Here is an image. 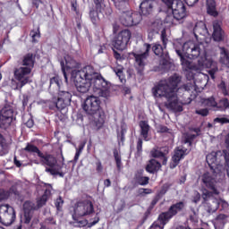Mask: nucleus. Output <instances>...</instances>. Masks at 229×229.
Returning a JSON list of instances; mask_svg holds the SVG:
<instances>
[{"mask_svg":"<svg viewBox=\"0 0 229 229\" xmlns=\"http://www.w3.org/2000/svg\"><path fill=\"white\" fill-rule=\"evenodd\" d=\"M220 63L229 69V53L225 47H220Z\"/></svg>","mask_w":229,"mask_h":229,"instance_id":"30","label":"nucleus"},{"mask_svg":"<svg viewBox=\"0 0 229 229\" xmlns=\"http://www.w3.org/2000/svg\"><path fill=\"white\" fill-rule=\"evenodd\" d=\"M76 123L79 124V126H82L83 124V114H78L76 118Z\"/></svg>","mask_w":229,"mask_h":229,"instance_id":"55","label":"nucleus"},{"mask_svg":"<svg viewBox=\"0 0 229 229\" xmlns=\"http://www.w3.org/2000/svg\"><path fill=\"white\" fill-rule=\"evenodd\" d=\"M82 108L88 115H92L93 124L97 130L103 128L105 124V111L101 108V99L96 96L88 97L82 104Z\"/></svg>","mask_w":229,"mask_h":229,"instance_id":"6","label":"nucleus"},{"mask_svg":"<svg viewBox=\"0 0 229 229\" xmlns=\"http://www.w3.org/2000/svg\"><path fill=\"white\" fill-rule=\"evenodd\" d=\"M22 149L30 155H38L42 165L46 166V173L51 176H60V178L65 176V172L62 171L64 165H65V157H64V154L61 153L62 161L58 162V159H56L55 156L42 153V151H40V149L34 144L27 143L26 147Z\"/></svg>","mask_w":229,"mask_h":229,"instance_id":"4","label":"nucleus"},{"mask_svg":"<svg viewBox=\"0 0 229 229\" xmlns=\"http://www.w3.org/2000/svg\"><path fill=\"white\" fill-rule=\"evenodd\" d=\"M114 157L116 163L117 170L121 171V169H123V162L121 160V155H119V151H117V149L114 150Z\"/></svg>","mask_w":229,"mask_h":229,"instance_id":"40","label":"nucleus"},{"mask_svg":"<svg viewBox=\"0 0 229 229\" xmlns=\"http://www.w3.org/2000/svg\"><path fill=\"white\" fill-rule=\"evenodd\" d=\"M227 217L228 216L225 214H220L216 216V217L214 220L216 226H217L218 228H223V225L226 223Z\"/></svg>","mask_w":229,"mask_h":229,"instance_id":"37","label":"nucleus"},{"mask_svg":"<svg viewBox=\"0 0 229 229\" xmlns=\"http://www.w3.org/2000/svg\"><path fill=\"white\" fill-rule=\"evenodd\" d=\"M180 81H182V78L177 74H174L167 80L159 81L154 90V96H156V98H165L166 102L165 103V106L175 114L183 112V106L182 105H191L192 99L195 98L189 93L194 89V86L192 83H186L179 89V90H185L183 93L184 100L182 104L178 101L176 91L178 90V83H180Z\"/></svg>","mask_w":229,"mask_h":229,"instance_id":"1","label":"nucleus"},{"mask_svg":"<svg viewBox=\"0 0 229 229\" xmlns=\"http://www.w3.org/2000/svg\"><path fill=\"white\" fill-rule=\"evenodd\" d=\"M218 171V169H214L212 173L207 172L201 175V182L204 187H207V189H209L216 195L219 194V191L216 188V185L217 184V177L220 175Z\"/></svg>","mask_w":229,"mask_h":229,"instance_id":"8","label":"nucleus"},{"mask_svg":"<svg viewBox=\"0 0 229 229\" xmlns=\"http://www.w3.org/2000/svg\"><path fill=\"white\" fill-rule=\"evenodd\" d=\"M160 28H162V24L158 21H154L149 25L148 30H152L154 33H158V31H160Z\"/></svg>","mask_w":229,"mask_h":229,"instance_id":"43","label":"nucleus"},{"mask_svg":"<svg viewBox=\"0 0 229 229\" xmlns=\"http://www.w3.org/2000/svg\"><path fill=\"white\" fill-rule=\"evenodd\" d=\"M96 165H97V172L102 173L103 172V165L101 164V161L97 162Z\"/></svg>","mask_w":229,"mask_h":229,"instance_id":"63","label":"nucleus"},{"mask_svg":"<svg viewBox=\"0 0 229 229\" xmlns=\"http://www.w3.org/2000/svg\"><path fill=\"white\" fill-rule=\"evenodd\" d=\"M162 2L165 4L163 11L165 13L166 24H175L176 21H182L187 16L185 4L182 0H162Z\"/></svg>","mask_w":229,"mask_h":229,"instance_id":"7","label":"nucleus"},{"mask_svg":"<svg viewBox=\"0 0 229 229\" xmlns=\"http://www.w3.org/2000/svg\"><path fill=\"white\" fill-rule=\"evenodd\" d=\"M169 189H171V184L169 182H166L162 185L160 191H158L157 192V195L159 198H164V196H165V194H167V191H169Z\"/></svg>","mask_w":229,"mask_h":229,"instance_id":"39","label":"nucleus"},{"mask_svg":"<svg viewBox=\"0 0 229 229\" xmlns=\"http://www.w3.org/2000/svg\"><path fill=\"white\" fill-rule=\"evenodd\" d=\"M65 63L64 61L60 62L62 72L64 76H66L65 71H69V69H76L78 67V62L74 60L71 55L64 56Z\"/></svg>","mask_w":229,"mask_h":229,"instance_id":"19","label":"nucleus"},{"mask_svg":"<svg viewBox=\"0 0 229 229\" xmlns=\"http://www.w3.org/2000/svg\"><path fill=\"white\" fill-rule=\"evenodd\" d=\"M30 68H27L26 66H21L14 70V78L17 81H20V89H22L24 85L30 83V74H31Z\"/></svg>","mask_w":229,"mask_h":229,"instance_id":"14","label":"nucleus"},{"mask_svg":"<svg viewBox=\"0 0 229 229\" xmlns=\"http://www.w3.org/2000/svg\"><path fill=\"white\" fill-rule=\"evenodd\" d=\"M200 199H201V194H199V192H195V195L193 197V203H199Z\"/></svg>","mask_w":229,"mask_h":229,"instance_id":"60","label":"nucleus"},{"mask_svg":"<svg viewBox=\"0 0 229 229\" xmlns=\"http://www.w3.org/2000/svg\"><path fill=\"white\" fill-rule=\"evenodd\" d=\"M9 196H10V195L8 194V191H4V190H0V202L6 200V199H7Z\"/></svg>","mask_w":229,"mask_h":229,"instance_id":"52","label":"nucleus"},{"mask_svg":"<svg viewBox=\"0 0 229 229\" xmlns=\"http://www.w3.org/2000/svg\"><path fill=\"white\" fill-rule=\"evenodd\" d=\"M57 94L59 96V99L65 101V103L71 104L72 98V94H71V92L61 89Z\"/></svg>","mask_w":229,"mask_h":229,"instance_id":"35","label":"nucleus"},{"mask_svg":"<svg viewBox=\"0 0 229 229\" xmlns=\"http://www.w3.org/2000/svg\"><path fill=\"white\" fill-rule=\"evenodd\" d=\"M23 217H21V223L24 225H30L31 223V219H33V216L35 214V210H38L37 208V204L31 200H26L23 203Z\"/></svg>","mask_w":229,"mask_h":229,"instance_id":"13","label":"nucleus"},{"mask_svg":"<svg viewBox=\"0 0 229 229\" xmlns=\"http://www.w3.org/2000/svg\"><path fill=\"white\" fill-rule=\"evenodd\" d=\"M214 123H220V124H229V119L228 118H219L216 117L214 119Z\"/></svg>","mask_w":229,"mask_h":229,"instance_id":"51","label":"nucleus"},{"mask_svg":"<svg viewBox=\"0 0 229 229\" xmlns=\"http://www.w3.org/2000/svg\"><path fill=\"white\" fill-rule=\"evenodd\" d=\"M35 124V122L33 121V119L30 118L26 123L25 125L27 126V128H33Z\"/></svg>","mask_w":229,"mask_h":229,"instance_id":"61","label":"nucleus"},{"mask_svg":"<svg viewBox=\"0 0 229 229\" xmlns=\"http://www.w3.org/2000/svg\"><path fill=\"white\" fill-rule=\"evenodd\" d=\"M155 8V1L143 0L140 4V9L142 15H151Z\"/></svg>","mask_w":229,"mask_h":229,"instance_id":"22","label":"nucleus"},{"mask_svg":"<svg viewBox=\"0 0 229 229\" xmlns=\"http://www.w3.org/2000/svg\"><path fill=\"white\" fill-rule=\"evenodd\" d=\"M12 121H13V107L6 105L0 110V128H7L12 124Z\"/></svg>","mask_w":229,"mask_h":229,"instance_id":"15","label":"nucleus"},{"mask_svg":"<svg viewBox=\"0 0 229 229\" xmlns=\"http://www.w3.org/2000/svg\"><path fill=\"white\" fill-rule=\"evenodd\" d=\"M113 53L115 60H120V61L123 60V56L121 55V53L117 52V50L113 49Z\"/></svg>","mask_w":229,"mask_h":229,"instance_id":"58","label":"nucleus"},{"mask_svg":"<svg viewBox=\"0 0 229 229\" xmlns=\"http://www.w3.org/2000/svg\"><path fill=\"white\" fill-rule=\"evenodd\" d=\"M136 182L139 185H148L149 183V177L146 176H136Z\"/></svg>","mask_w":229,"mask_h":229,"instance_id":"42","label":"nucleus"},{"mask_svg":"<svg viewBox=\"0 0 229 229\" xmlns=\"http://www.w3.org/2000/svg\"><path fill=\"white\" fill-rule=\"evenodd\" d=\"M139 192L140 194H151V192H153V191L151 189H148V188H141L139 190Z\"/></svg>","mask_w":229,"mask_h":229,"instance_id":"56","label":"nucleus"},{"mask_svg":"<svg viewBox=\"0 0 229 229\" xmlns=\"http://www.w3.org/2000/svg\"><path fill=\"white\" fill-rule=\"evenodd\" d=\"M131 38V31L130 30H123L120 31L113 40V46L117 51H124L128 47V42Z\"/></svg>","mask_w":229,"mask_h":229,"instance_id":"10","label":"nucleus"},{"mask_svg":"<svg viewBox=\"0 0 229 229\" xmlns=\"http://www.w3.org/2000/svg\"><path fill=\"white\" fill-rule=\"evenodd\" d=\"M37 58V55L33 53H28L23 55L21 60L22 67H27V69H30L33 71V67H35V59Z\"/></svg>","mask_w":229,"mask_h":229,"instance_id":"24","label":"nucleus"},{"mask_svg":"<svg viewBox=\"0 0 229 229\" xmlns=\"http://www.w3.org/2000/svg\"><path fill=\"white\" fill-rule=\"evenodd\" d=\"M69 103H66L64 100H62L61 98H57L56 102L52 103L50 106H48V108L50 110H54L55 112L56 111H62L64 110V108H67L69 106Z\"/></svg>","mask_w":229,"mask_h":229,"instance_id":"28","label":"nucleus"},{"mask_svg":"<svg viewBox=\"0 0 229 229\" xmlns=\"http://www.w3.org/2000/svg\"><path fill=\"white\" fill-rule=\"evenodd\" d=\"M17 216L15 213V208L8 205L0 206V223L5 226H10L13 225L16 219Z\"/></svg>","mask_w":229,"mask_h":229,"instance_id":"9","label":"nucleus"},{"mask_svg":"<svg viewBox=\"0 0 229 229\" xmlns=\"http://www.w3.org/2000/svg\"><path fill=\"white\" fill-rule=\"evenodd\" d=\"M99 11L96 10V8H91L89 10V19L95 26L98 24V21H99Z\"/></svg>","mask_w":229,"mask_h":229,"instance_id":"36","label":"nucleus"},{"mask_svg":"<svg viewBox=\"0 0 229 229\" xmlns=\"http://www.w3.org/2000/svg\"><path fill=\"white\" fill-rule=\"evenodd\" d=\"M225 146L227 150L222 151V162H225V167L222 170V173H226L229 177V134L225 136Z\"/></svg>","mask_w":229,"mask_h":229,"instance_id":"21","label":"nucleus"},{"mask_svg":"<svg viewBox=\"0 0 229 229\" xmlns=\"http://www.w3.org/2000/svg\"><path fill=\"white\" fill-rule=\"evenodd\" d=\"M223 106H224V108H228V106H229L228 98L221 99V100H219V102L216 104V108L222 109Z\"/></svg>","mask_w":229,"mask_h":229,"instance_id":"49","label":"nucleus"},{"mask_svg":"<svg viewBox=\"0 0 229 229\" xmlns=\"http://www.w3.org/2000/svg\"><path fill=\"white\" fill-rule=\"evenodd\" d=\"M72 77L78 92H81V94H87V91L92 87L93 92L100 98H108L110 96L108 81L101 73H98L91 65H87L81 70H73Z\"/></svg>","mask_w":229,"mask_h":229,"instance_id":"2","label":"nucleus"},{"mask_svg":"<svg viewBox=\"0 0 229 229\" xmlns=\"http://www.w3.org/2000/svg\"><path fill=\"white\" fill-rule=\"evenodd\" d=\"M207 12L212 17L219 15L217 9H216V0H207Z\"/></svg>","mask_w":229,"mask_h":229,"instance_id":"29","label":"nucleus"},{"mask_svg":"<svg viewBox=\"0 0 229 229\" xmlns=\"http://www.w3.org/2000/svg\"><path fill=\"white\" fill-rule=\"evenodd\" d=\"M61 83L62 80H60V77L55 76L51 78L49 81L48 92L52 94V96H55V94H58L61 90Z\"/></svg>","mask_w":229,"mask_h":229,"instance_id":"23","label":"nucleus"},{"mask_svg":"<svg viewBox=\"0 0 229 229\" xmlns=\"http://www.w3.org/2000/svg\"><path fill=\"white\" fill-rule=\"evenodd\" d=\"M55 206L56 208V210H58V212H62V208L64 207V199H62L61 197H58L55 201Z\"/></svg>","mask_w":229,"mask_h":229,"instance_id":"48","label":"nucleus"},{"mask_svg":"<svg viewBox=\"0 0 229 229\" xmlns=\"http://www.w3.org/2000/svg\"><path fill=\"white\" fill-rule=\"evenodd\" d=\"M174 49L179 57L183 55L188 58L193 59L200 56L198 60V69H210L208 71V74L212 80H214V76L218 71V68L216 66V63H214V61L205 57V52H201V47H199V44H196L193 41H187L184 44L175 41L174 43Z\"/></svg>","mask_w":229,"mask_h":229,"instance_id":"3","label":"nucleus"},{"mask_svg":"<svg viewBox=\"0 0 229 229\" xmlns=\"http://www.w3.org/2000/svg\"><path fill=\"white\" fill-rule=\"evenodd\" d=\"M142 21V14L140 13H131V11H124L122 13L120 22L123 26H137Z\"/></svg>","mask_w":229,"mask_h":229,"instance_id":"12","label":"nucleus"},{"mask_svg":"<svg viewBox=\"0 0 229 229\" xmlns=\"http://www.w3.org/2000/svg\"><path fill=\"white\" fill-rule=\"evenodd\" d=\"M74 214L79 217H85V216H92L94 214V204L92 201L86 199L78 201L74 205Z\"/></svg>","mask_w":229,"mask_h":229,"instance_id":"11","label":"nucleus"},{"mask_svg":"<svg viewBox=\"0 0 229 229\" xmlns=\"http://www.w3.org/2000/svg\"><path fill=\"white\" fill-rule=\"evenodd\" d=\"M212 194H214V191H209L207 189H204L203 190V192H202V199L205 202L208 201V199H210V198H212Z\"/></svg>","mask_w":229,"mask_h":229,"instance_id":"44","label":"nucleus"},{"mask_svg":"<svg viewBox=\"0 0 229 229\" xmlns=\"http://www.w3.org/2000/svg\"><path fill=\"white\" fill-rule=\"evenodd\" d=\"M205 105L207 106H213L214 108H217V102H216V98L214 97H210L205 100Z\"/></svg>","mask_w":229,"mask_h":229,"instance_id":"47","label":"nucleus"},{"mask_svg":"<svg viewBox=\"0 0 229 229\" xmlns=\"http://www.w3.org/2000/svg\"><path fill=\"white\" fill-rule=\"evenodd\" d=\"M195 114H197L198 115H201L202 117H207V115H208V109H199L195 111Z\"/></svg>","mask_w":229,"mask_h":229,"instance_id":"50","label":"nucleus"},{"mask_svg":"<svg viewBox=\"0 0 229 229\" xmlns=\"http://www.w3.org/2000/svg\"><path fill=\"white\" fill-rule=\"evenodd\" d=\"M30 36L32 38V42H37V38H40V28H38L37 30H31Z\"/></svg>","mask_w":229,"mask_h":229,"instance_id":"46","label":"nucleus"},{"mask_svg":"<svg viewBox=\"0 0 229 229\" xmlns=\"http://www.w3.org/2000/svg\"><path fill=\"white\" fill-rule=\"evenodd\" d=\"M32 4L36 8H38V6H40V4H42V0H32Z\"/></svg>","mask_w":229,"mask_h":229,"instance_id":"64","label":"nucleus"},{"mask_svg":"<svg viewBox=\"0 0 229 229\" xmlns=\"http://www.w3.org/2000/svg\"><path fill=\"white\" fill-rule=\"evenodd\" d=\"M198 1L199 0H184V3H186L188 6H194V4L198 3Z\"/></svg>","mask_w":229,"mask_h":229,"instance_id":"62","label":"nucleus"},{"mask_svg":"<svg viewBox=\"0 0 229 229\" xmlns=\"http://www.w3.org/2000/svg\"><path fill=\"white\" fill-rule=\"evenodd\" d=\"M198 135L192 134L191 132H186L184 134V144H189V146H192V142L194 141V139H196Z\"/></svg>","mask_w":229,"mask_h":229,"instance_id":"41","label":"nucleus"},{"mask_svg":"<svg viewBox=\"0 0 229 229\" xmlns=\"http://www.w3.org/2000/svg\"><path fill=\"white\" fill-rule=\"evenodd\" d=\"M179 58L184 71H191L192 69V64H191V61L185 59V55L179 56Z\"/></svg>","mask_w":229,"mask_h":229,"instance_id":"38","label":"nucleus"},{"mask_svg":"<svg viewBox=\"0 0 229 229\" xmlns=\"http://www.w3.org/2000/svg\"><path fill=\"white\" fill-rule=\"evenodd\" d=\"M151 157L153 158H160L162 160L163 165H167V155H169V148L167 147L162 148L161 150L152 149L150 152Z\"/></svg>","mask_w":229,"mask_h":229,"instance_id":"18","label":"nucleus"},{"mask_svg":"<svg viewBox=\"0 0 229 229\" xmlns=\"http://www.w3.org/2000/svg\"><path fill=\"white\" fill-rule=\"evenodd\" d=\"M8 153V143H6V140L4 136L0 133V157L7 155Z\"/></svg>","mask_w":229,"mask_h":229,"instance_id":"33","label":"nucleus"},{"mask_svg":"<svg viewBox=\"0 0 229 229\" xmlns=\"http://www.w3.org/2000/svg\"><path fill=\"white\" fill-rule=\"evenodd\" d=\"M212 38L215 42H221L225 40V32L223 31V29H221V25L217 22L213 24Z\"/></svg>","mask_w":229,"mask_h":229,"instance_id":"25","label":"nucleus"},{"mask_svg":"<svg viewBox=\"0 0 229 229\" xmlns=\"http://www.w3.org/2000/svg\"><path fill=\"white\" fill-rule=\"evenodd\" d=\"M193 33L196 38L199 37H207L208 35V29H207V25L203 21L197 22L194 29Z\"/></svg>","mask_w":229,"mask_h":229,"instance_id":"26","label":"nucleus"},{"mask_svg":"<svg viewBox=\"0 0 229 229\" xmlns=\"http://www.w3.org/2000/svg\"><path fill=\"white\" fill-rule=\"evenodd\" d=\"M160 199H162V198L159 197L157 194H156V196L154 197V199H152V201L150 203L149 208H154L155 205H157V203H158V201H160Z\"/></svg>","mask_w":229,"mask_h":229,"instance_id":"53","label":"nucleus"},{"mask_svg":"<svg viewBox=\"0 0 229 229\" xmlns=\"http://www.w3.org/2000/svg\"><path fill=\"white\" fill-rule=\"evenodd\" d=\"M78 217H80L78 215L73 214L72 219H73V225L75 226H79V228H83V226H88V228H92V226H96L99 223V216L98 215L93 218L92 222H89L87 219L80 220Z\"/></svg>","mask_w":229,"mask_h":229,"instance_id":"17","label":"nucleus"},{"mask_svg":"<svg viewBox=\"0 0 229 229\" xmlns=\"http://www.w3.org/2000/svg\"><path fill=\"white\" fill-rule=\"evenodd\" d=\"M186 78L191 81V80H194V73L189 70L186 71Z\"/></svg>","mask_w":229,"mask_h":229,"instance_id":"59","label":"nucleus"},{"mask_svg":"<svg viewBox=\"0 0 229 229\" xmlns=\"http://www.w3.org/2000/svg\"><path fill=\"white\" fill-rule=\"evenodd\" d=\"M161 40L164 47H162V45H160L159 43H156V44H153L151 47V44L145 43L143 45V47L145 49L144 53L133 54V56L135 58L136 69L140 76H142V74H144V67H146V60H148V56H149V51H151V49L157 56H160V58H162L163 60H169V53L165 51V47H167V41H168L165 30H163L161 31Z\"/></svg>","mask_w":229,"mask_h":229,"instance_id":"5","label":"nucleus"},{"mask_svg":"<svg viewBox=\"0 0 229 229\" xmlns=\"http://www.w3.org/2000/svg\"><path fill=\"white\" fill-rule=\"evenodd\" d=\"M140 135L144 140H148V135L149 133V124L146 121L140 122Z\"/></svg>","mask_w":229,"mask_h":229,"instance_id":"32","label":"nucleus"},{"mask_svg":"<svg viewBox=\"0 0 229 229\" xmlns=\"http://www.w3.org/2000/svg\"><path fill=\"white\" fill-rule=\"evenodd\" d=\"M186 155H188L187 149H183L182 147H177L174 149V154L172 157V162L169 165L170 169H175V167L180 164V161L185 158Z\"/></svg>","mask_w":229,"mask_h":229,"instance_id":"16","label":"nucleus"},{"mask_svg":"<svg viewBox=\"0 0 229 229\" xmlns=\"http://www.w3.org/2000/svg\"><path fill=\"white\" fill-rule=\"evenodd\" d=\"M162 167V164L157 161V159H150L146 166L147 173H150V174H155V173H158L160 168Z\"/></svg>","mask_w":229,"mask_h":229,"instance_id":"27","label":"nucleus"},{"mask_svg":"<svg viewBox=\"0 0 229 229\" xmlns=\"http://www.w3.org/2000/svg\"><path fill=\"white\" fill-rule=\"evenodd\" d=\"M217 157H223V151L212 152L206 157L208 164H216L217 162Z\"/></svg>","mask_w":229,"mask_h":229,"instance_id":"34","label":"nucleus"},{"mask_svg":"<svg viewBox=\"0 0 229 229\" xmlns=\"http://www.w3.org/2000/svg\"><path fill=\"white\" fill-rule=\"evenodd\" d=\"M114 71L115 72L116 76L119 77L121 83H124V81H126V80H124V73L123 72V68H114Z\"/></svg>","mask_w":229,"mask_h":229,"instance_id":"45","label":"nucleus"},{"mask_svg":"<svg viewBox=\"0 0 229 229\" xmlns=\"http://www.w3.org/2000/svg\"><path fill=\"white\" fill-rule=\"evenodd\" d=\"M93 8L102 13V15H111L112 8L105 4V0H93Z\"/></svg>","mask_w":229,"mask_h":229,"instance_id":"20","label":"nucleus"},{"mask_svg":"<svg viewBox=\"0 0 229 229\" xmlns=\"http://www.w3.org/2000/svg\"><path fill=\"white\" fill-rule=\"evenodd\" d=\"M137 151H138V153H142V139L138 140Z\"/></svg>","mask_w":229,"mask_h":229,"instance_id":"57","label":"nucleus"},{"mask_svg":"<svg viewBox=\"0 0 229 229\" xmlns=\"http://www.w3.org/2000/svg\"><path fill=\"white\" fill-rule=\"evenodd\" d=\"M51 195V191L46 190L44 194L37 200V208H42L46 203H47V199L49 196Z\"/></svg>","mask_w":229,"mask_h":229,"instance_id":"31","label":"nucleus"},{"mask_svg":"<svg viewBox=\"0 0 229 229\" xmlns=\"http://www.w3.org/2000/svg\"><path fill=\"white\" fill-rule=\"evenodd\" d=\"M155 35H158V32H155V30H152L151 29L148 30V38L151 41L153 38H155Z\"/></svg>","mask_w":229,"mask_h":229,"instance_id":"54","label":"nucleus"}]
</instances>
